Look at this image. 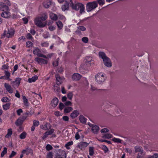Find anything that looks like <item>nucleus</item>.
<instances>
[{
	"label": "nucleus",
	"instance_id": "obj_30",
	"mask_svg": "<svg viewBox=\"0 0 158 158\" xmlns=\"http://www.w3.org/2000/svg\"><path fill=\"white\" fill-rule=\"evenodd\" d=\"M72 107H67L65 108L64 110V112L65 113H68L73 110Z\"/></svg>",
	"mask_w": 158,
	"mask_h": 158
},
{
	"label": "nucleus",
	"instance_id": "obj_20",
	"mask_svg": "<svg viewBox=\"0 0 158 158\" xmlns=\"http://www.w3.org/2000/svg\"><path fill=\"white\" fill-rule=\"evenodd\" d=\"M50 17L51 19L54 21H56L58 19V16L54 13H52L50 15Z\"/></svg>",
	"mask_w": 158,
	"mask_h": 158
},
{
	"label": "nucleus",
	"instance_id": "obj_3",
	"mask_svg": "<svg viewBox=\"0 0 158 158\" xmlns=\"http://www.w3.org/2000/svg\"><path fill=\"white\" fill-rule=\"evenodd\" d=\"M95 80L97 83L101 84L105 81L106 78V75L101 73H98L95 76Z\"/></svg>",
	"mask_w": 158,
	"mask_h": 158
},
{
	"label": "nucleus",
	"instance_id": "obj_39",
	"mask_svg": "<svg viewBox=\"0 0 158 158\" xmlns=\"http://www.w3.org/2000/svg\"><path fill=\"white\" fill-rule=\"evenodd\" d=\"M7 148L4 147L3 148V150L1 152V157H3L4 156V155L7 153Z\"/></svg>",
	"mask_w": 158,
	"mask_h": 158
},
{
	"label": "nucleus",
	"instance_id": "obj_42",
	"mask_svg": "<svg viewBox=\"0 0 158 158\" xmlns=\"http://www.w3.org/2000/svg\"><path fill=\"white\" fill-rule=\"evenodd\" d=\"M45 148L47 151H49L53 149L52 146L50 144H48L46 146Z\"/></svg>",
	"mask_w": 158,
	"mask_h": 158
},
{
	"label": "nucleus",
	"instance_id": "obj_47",
	"mask_svg": "<svg viewBox=\"0 0 158 158\" xmlns=\"http://www.w3.org/2000/svg\"><path fill=\"white\" fill-rule=\"evenodd\" d=\"M81 40L82 42L85 43H88L89 40V39L87 37H84L82 38Z\"/></svg>",
	"mask_w": 158,
	"mask_h": 158
},
{
	"label": "nucleus",
	"instance_id": "obj_34",
	"mask_svg": "<svg viewBox=\"0 0 158 158\" xmlns=\"http://www.w3.org/2000/svg\"><path fill=\"white\" fill-rule=\"evenodd\" d=\"M89 155L90 156H93L94 153V148L92 147H89Z\"/></svg>",
	"mask_w": 158,
	"mask_h": 158
},
{
	"label": "nucleus",
	"instance_id": "obj_35",
	"mask_svg": "<svg viewBox=\"0 0 158 158\" xmlns=\"http://www.w3.org/2000/svg\"><path fill=\"white\" fill-rule=\"evenodd\" d=\"M73 144V141H70L69 142H68L67 143H66L65 145V147H66L67 149H70V147H69V146L72 145Z\"/></svg>",
	"mask_w": 158,
	"mask_h": 158
},
{
	"label": "nucleus",
	"instance_id": "obj_8",
	"mask_svg": "<svg viewBox=\"0 0 158 158\" xmlns=\"http://www.w3.org/2000/svg\"><path fill=\"white\" fill-rule=\"evenodd\" d=\"M15 32V30L13 29L12 28L8 29V31H7L6 37L8 38L12 37L14 36Z\"/></svg>",
	"mask_w": 158,
	"mask_h": 158
},
{
	"label": "nucleus",
	"instance_id": "obj_58",
	"mask_svg": "<svg viewBox=\"0 0 158 158\" xmlns=\"http://www.w3.org/2000/svg\"><path fill=\"white\" fill-rule=\"evenodd\" d=\"M27 117V116L26 115V114H24L20 118L24 122L25 119H26Z\"/></svg>",
	"mask_w": 158,
	"mask_h": 158
},
{
	"label": "nucleus",
	"instance_id": "obj_60",
	"mask_svg": "<svg viewBox=\"0 0 158 158\" xmlns=\"http://www.w3.org/2000/svg\"><path fill=\"white\" fill-rule=\"evenodd\" d=\"M72 103L70 101H67L65 102L64 103V105L66 106H71Z\"/></svg>",
	"mask_w": 158,
	"mask_h": 158
},
{
	"label": "nucleus",
	"instance_id": "obj_16",
	"mask_svg": "<svg viewBox=\"0 0 158 158\" xmlns=\"http://www.w3.org/2000/svg\"><path fill=\"white\" fill-rule=\"evenodd\" d=\"M69 2L66 1H65V3L62 6L61 8L63 11H65L69 9Z\"/></svg>",
	"mask_w": 158,
	"mask_h": 158
},
{
	"label": "nucleus",
	"instance_id": "obj_5",
	"mask_svg": "<svg viewBox=\"0 0 158 158\" xmlns=\"http://www.w3.org/2000/svg\"><path fill=\"white\" fill-rule=\"evenodd\" d=\"M41 20V19L39 18V17L36 18L34 20V23L38 27H43L46 25V23L44 24L42 23V21Z\"/></svg>",
	"mask_w": 158,
	"mask_h": 158
},
{
	"label": "nucleus",
	"instance_id": "obj_13",
	"mask_svg": "<svg viewBox=\"0 0 158 158\" xmlns=\"http://www.w3.org/2000/svg\"><path fill=\"white\" fill-rule=\"evenodd\" d=\"M35 61L37 62L38 63H41L44 64H47L48 63L47 60L42 58L37 57L35 59Z\"/></svg>",
	"mask_w": 158,
	"mask_h": 158
},
{
	"label": "nucleus",
	"instance_id": "obj_32",
	"mask_svg": "<svg viewBox=\"0 0 158 158\" xmlns=\"http://www.w3.org/2000/svg\"><path fill=\"white\" fill-rule=\"evenodd\" d=\"M56 23L59 29H61L63 27V24L60 21L56 22Z\"/></svg>",
	"mask_w": 158,
	"mask_h": 158
},
{
	"label": "nucleus",
	"instance_id": "obj_54",
	"mask_svg": "<svg viewBox=\"0 0 158 158\" xmlns=\"http://www.w3.org/2000/svg\"><path fill=\"white\" fill-rule=\"evenodd\" d=\"M59 108H60V109L61 110H62L63 109V108L64 107V105L62 103L60 102L59 103Z\"/></svg>",
	"mask_w": 158,
	"mask_h": 158
},
{
	"label": "nucleus",
	"instance_id": "obj_10",
	"mask_svg": "<svg viewBox=\"0 0 158 158\" xmlns=\"http://www.w3.org/2000/svg\"><path fill=\"white\" fill-rule=\"evenodd\" d=\"M1 16L4 18L8 19L10 17V13L9 11H3L1 14Z\"/></svg>",
	"mask_w": 158,
	"mask_h": 158
},
{
	"label": "nucleus",
	"instance_id": "obj_1",
	"mask_svg": "<svg viewBox=\"0 0 158 158\" xmlns=\"http://www.w3.org/2000/svg\"><path fill=\"white\" fill-rule=\"evenodd\" d=\"M99 56L103 59V63L105 65L108 67L112 66V63L111 60L107 57L105 53L102 52H100L98 53Z\"/></svg>",
	"mask_w": 158,
	"mask_h": 158
},
{
	"label": "nucleus",
	"instance_id": "obj_40",
	"mask_svg": "<svg viewBox=\"0 0 158 158\" xmlns=\"http://www.w3.org/2000/svg\"><path fill=\"white\" fill-rule=\"evenodd\" d=\"M112 140L114 142L116 143H121L122 140L118 138H114L112 139Z\"/></svg>",
	"mask_w": 158,
	"mask_h": 158
},
{
	"label": "nucleus",
	"instance_id": "obj_41",
	"mask_svg": "<svg viewBox=\"0 0 158 158\" xmlns=\"http://www.w3.org/2000/svg\"><path fill=\"white\" fill-rule=\"evenodd\" d=\"M59 61V58H57L56 60L53 61L52 63V65L54 67L57 66L58 65Z\"/></svg>",
	"mask_w": 158,
	"mask_h": 158
},
{
	"label": "nucleus",
	"instance_id": "obj_24",
	"mask_svg": "<svg viewBox=\"0 0 158 158\" xmlns=\"http://www.w3.org/2000/svg\"><path fill=\"white\" fill-rule=\"evenodd\" d=\"M79 120L81 123H85L86 122V118L83 115H81L79 116Z\"/></svg>",
	"mask_w": 158,
	"mask_h": 158
},
{
	"label": "nucleus",
	"instance_id": "obj_37",
	"mask_svg": "<svg viewBox=\"0 0 158 158\" xmlns=\"http://www.w3.org/2000/svg\"><path fill=\"white\" fill-rule=\"evenodd\" d=\"M142 147L140 146H136L134 148L135 149V152L136 153L137 152H139L140 150L142 148Z\"/></svg>",
	"mask_w": 158,
	"mask_h": 158
},
{
	"label": "nucleus",
	"instance_id": "obj_55",
	"mask_svg": "<svg viewBox=\"0 0 158 158\" xmlns=\"http://www.w3.org/2000/svg\"><path fill=\"white\" fill-rule=\"evenodd\" d=\"M77 28L83 31H85L86 30V28L83 26H80L77 27Z\"/></svg>",
	"mask_w": 158,
	"mask_h": 158
},
{
	"label": "nucleus",
	"instance_id": "obj_18",
	"mask_svg": "<svg viewBox=\"0 0 158 158\" xmlns=\"http://www.w3.org/2000/svg\"><path fill=\"white\" fill-rule=\"evenodd\" d=\"M79 114V113L78 111L77 110H74L72 113H71L70 114V117L72 118H74L78 115Z\"/></svg>",
	"mask_w": 158,
	"mask_h": 158
},
{
	"label": "nucleus",
	"instance_id": "obj_12",
	"mask_svg": "<svg viewBox=\"0 0 158 158\" xmlns=\"http://www.w3.org/2000/svg\"><path fill=\"white\" fill-rule=\"evenodd\" d=\"M52 2L51 0H47L43 2V5L45 8L47 9L50 6Z\"/></svg>",
	"mask_w": 158,
	"mask_h": 158
},
{
	"label": "nucleus",
	"instance_id": "obj_45",
	"mask_svg": "<svg viewBox=\"0 0 158 158\" xmlns=\"http://www.w3.org/2000/svg\"><path fill=\"white\" fill-rule=\"evenodd\" d=\"M39 124V122L38 120H34L33 122V125L35 126H38Z\"/></svg>",
	"mask_w": 158,
	"mask_h": 158
},
{
	"label": "nucleus",
	"instance_id": "obj_53",
	"mask_svg": "<svg viewBox=\"0 0 158 158\" xmlns=\"http://www.w3.org/2000/svg\"><path fill=\"white\" fill-rule=\"evenodd\" d=\"M102 149L105 152H107L108 151L107 147L105 145H103L102 146Z\"/></svg>",
	"mask_w": 158,
	"mask_h": 158
},
{
	"label": "nucleus",
	"instance_id": "obj_38",
	"mask_svg": "<svg viewBox=\"0 0 158 158\" xmlns=\"http://www.w3.org/2000/svg\"><path fill=\"white\" fill-rule=\"evenodd\" d=\"M73 95L72 92H69L67 94V96L69 99L71 100L72 99Z\"/></svg>",
	"mask_w": 158,
	"mask_h": 158
},
{
	"label": "nucleus",
	"instance_id": "obj_59",
	"mask_svg": "<svg viewBox=\"0 0 158 158\" xmlns=\"http://www.w3.org/2000/svg\"><path fill=\"white\" fill-rule=\"evenodd\" d=\"M109 131L108 129L106 128H103L102 129L101 131V133H106L107 132Z\"/></svg>",
	"mask_w": 158,
	"mask_h": 158
},
{
	"label": "nucleus",
	"instance_id": "obj_56",
	"mask_svg": "<svg viewBox=\"0 0 158 158\" xmlns=\"http://www.w3.org/2000/svg\"><path fill=\"white\" fill-rule=\"evenodd\" d=\"M9 100V98L7 97H3L2 99V101L3 102H8V100Z\"/></svg>",
	"mask_w": 158,
	"mask_h": 158
},
{
	"label": "nucleus",
	"instance_id": "obj_4",
	"mask_svg": "<svg viewBox=\"0 0 158 158\" xmlns=\"http://www.w3.org/2000/svg\"><path fill=\"white\" fill-rule=\"evenodd\" d=\"M98 6L97 2L96 1L89 2L86 5V10L88 12H90L95 9Z\"/></svg>",
	"mask_w": 158,
	"mask_h": 158
},
{
	"label": "nucleus",
	"instance_id": "obj_27",
	"mask_svg": "<svg viewBox=\"0 0 158 158\" xmlns=\"http://www.w3.org/2000/svg\"><path fill=\"white\" fill-rule=\"evenodd\" d=\"M113 137V135L110 133H107L104 134L102 136V138H106V139H108L109 138H111Z\"/></svg>",
	"mask_w": 158,
	"mask_h": 158
},
{
	"label": "nucleus",
	"instance_id": "obj_2",
	"mask_svg": "<svg viewBox=\"0 0 158 158\" xmlns=\"http://www.w3.org/2000/svg\"><path fill=\"white\" fill-rule=\"evenodd\" d=\"M70 6L73 9L76 10H80V13L81 14L84 13L85 12V7L83 4L80 3H77L76 4H74L72 1V0H70Z\"/></svg>",
	"mask_w": 158,
	"mask_h": 158
},
{
	"label": "nucleus",
	"instance_id": "obj_43",
	"mask_svg": "<svg viewBox=\"0 0 158 158\" xmlns=\"http://www.w3.org/2000/svg\"><path fill=\"white\" fill-rule=\"evenodd\" d=\"M52 153L51 152H48L46 155L47 158H53Z\"/></svg>",
	"mask_w": 158,
	"mask_h": 158
},
{
	"label": "nucleus",
	"instance_id": "obj_46",
	"mask_svg": "<svg viewBox=\"0 0 158 158\" xmlns=\"http://www.w3.org/2000/svg\"><path fill=\"white\" fill-rule=\"evenodd\" d=\"M97 2L100 6L103 5L105 3L104 0H97Z\"/></svg>",
	"mask_w": 158,
	"mask_h": 158
},
{
	"label": "nucleus",
	"instance_id": "obj_22",
	"mask_svg": "<svg viewBox=\"0 0 158 158\" xmlns=\"http://www.w3.org/2000/svg\"><path fill=\"white\" fill-rule=\"evenodd\" d=\"M0 10L2 11L6 10L10 11V9L8 6L5 4H3L1 7H0Z\"/></svg>",
	"mask_w": 158,
	"mask_h": 158
},
{
	"label": "nucleus",
	"instance_id": "obj_25",
	"mask_svg": "<svg viewBox=\"0 0 158 158\" xmlns=\"http://www.w3.org/2000/svg\"><path fill=\"white\" fill-rule=\"evenodd\" d=\"M23 121L19 118L15 122V124L17 126H21L23 124Z\"/></svg>",
	"mask_w": 158,
	"mask_h": 158
},
{
	"label": "nucleus",
	"instance_id": "obj_63",
	"mask_svg": "<svg viewBox=\"0 0 158 158\" xmlns=\"http://www.w3.org/2000/svg\"><path fill=\"white\" fill-rule=\"evenodd\" d=\"M41 45L43 47H47L48 45V43L46 42H44L41 44Z\"/></svg>",
	"mask_w": 158,
	"mask_h": 158
},
{
	"label": "nucleus",
	"instance_id": "obj_50",
	"mask_svg": "<svg viewBox=\"0 0 158 158\" xmlns=\"http://www.w3.org/2000/svg\"><path fill=\"white\" fill-rule=\"evenodd\" d=\"M32 150L30 148H28L26 149V153L28 155L29 153L32 152Z\"/></svg>",
	"mask_w": 158,
	"mask_h": 158
},
{
	"label": "nucleus",
	"instance_id": "obj_31",
	"mask_svg": "<svg viewBox=\"0 0 158 158\" xmlns=\"http://www.w3.org/2000/svg\"><path fill=\"white\" fill-rule=\"evenodd\" d=\"M21 79L20 78L18 77L16 78L15 81H13V83L16 85L19 86L20 83Z\"/></svg>",
	"mask_w": 158,
	"mask_h": 158
},
{
	"label": "nucleus",
	"instance_id": "obj_14",
	"mask_svg": "<svg viewBox=\"0 0 158 158\" xmlns=\"http://www.w3.org/2000/svg\"><path fill=\"white\" fill-rule=\"evenodd\" d=\"M59 100L57 98L55 97L53 98L51 102V105L52 106L54 107H56L58 103Z\"/></svg>",
	"mask_w": 158,
	"mask_h": 158
},
{
	"label": "nucleus",
	"instance_id": "obj_61",
	"mask_svg": "<svg viewBox=\"0 0 158 158\" xmlns=\"http://www.w3.org/2000/svg\"><path fill=\"white\" fill-rule=\"evenodd\" d=\"M59 18V19L63 20L65 19V18L64 16L61 15H58V19Z\"/></svg>",
	"mask_w": 158,
	"mask_h": 158
},
{
	"label": "nucleus",
	"instance_id": "obj_23",
	"mask_svg": "<svg viewBox=\"0 0 158 158\" xmlns=\"http://www.w3.org/2000/svg\"><path fill=\"white\" fill-rule=\"evenodd\" d=\"M38 79V77L37 75H35L31 78H29L28 82L30 83L35 82Z\"/></svg>",
	"mask_w": 158,
	"mask_h": 158
},
{
	"label": "nucleus",
	"instance_id": "obj_17",
	"mask_svg": "<svg viewBox=\"0 0 158 158\" xmlns=\"http://www.w3.org/2000/svg\"><path fill=\"white\" fill-rule=\"evenodd\" d=\"M55 77L56 79V84L57 85H60L62 82V80L61 78L58 74H56Z\"/></svg>",
	"mask_w": 158,
	"mask_h": 158
},
{
	"label": "nucleus",
	"instance_id": "obj_62",
	"mask_svg": "<svg viewBox=\"0 0 158 158\" xmlns=\"http://www.w3.org/2000/svg\"><path fill=\"white\" fill-rule=\"evenodd\" d=\"M23 112V110L21 109H19L17 110V113L18 115L19 116L21 113Z\"/></svg>",
	"mask_w": 158,
	"mask_h": 158
},
{
	"label": "nucleus",
	"instance_id": "obj_49",
	"mask_svg": "<svg viewBox=\"0 0 158 158\" xmlns=\"http://www.w3.org/2000/svg\"><path fill=\"white\" fill-rule=\"evenodd\" d=\"M16 154V152L13 151L11 152V154L9 156V158H12V157L15 156Z\"/></svg>",
	"mask_w": 158,
	"mask_h": 158
},
{
	"label": "nucleus",
	"instance_id": "obj_52",
	"mask_svg": "<svg viewBox=\"0 0 158 158\" xmlns=\"http://www.w3.org/2000/svg\"><path fill=\"white\" fill-rule=\"evenodd\" d=\"M5 76L7 78H8V79H9L10 76V73L8 72V71H5Z\"/></svg>",
	"mask_w": 158,
	"mask_h": 158
},
{
	"label": "nucleus",
	"instance_id": "obj_36",
	"mask_svg": "<svg viewBox=\"0 0 158 158\" xmlns=\"http://www.w3.org/2000/svg\"><path fill=\"white\" fill-rule=\"evenodd\" d=\"M27 135L26 133L25 132H23L19 135V137L21 139H24L26 137Z\"/></svg>",
	"mask_w": 158,
	"mask_h": 158
},
{
	"label": "nucleus",
	"instance_id": "obj_28",
	"mask_svg": "<svg viewBox=\"0 0 158 158\" xmlns=\"http://www.w3.org/2000/svg\"><path fill=\"white\" fill-rule=\"evenodd\" d=\"M12 133V129L11 128L9 129L8 130V132L7 134L5 136V137L9 138L10 137Z\"/></svg>",
	"mask_w": 158,
	"mask_h": 158
},
{
	"label": "nucleus",
	"instance_id": "obj_26",
	"mask_svg": "<svg viewBox=\"0 0 158 158\" xmlns=\"http://www.w3.org/2000/svg\"><path fill=\"white\" fill-rule=\"evenodd\" d=\"M63 155H62L63 156H64V157H62L61 156V155L57 153L55 155V158H66V153L64 152L63 153Z\"/></svg>",
	"mask_w": 158,
	"mask_h": 158
},
{
	"label": "nucleus",
	"instance_id": "obj_7",
	"mask_svg": "<svg viewBox=\"0 0 158 158\" xmlns=\"http://www.w3.org/2000/svg\"><path fill=\"white\" fill-rule=\"evenodd\" d=\"M54 131L55 130L53 129H51L50 130L47 131L44 133V135L42 138V139H44L48 135L52 134Z\"/></svg>",
	"mask_w": 158,
	"mask_h": 158
},
{
	"label": "nucleus",
	"instance_id": "obj_19",
	"mask_svg": "<svg viewBox=\"0 0 158 158\" xmlns=\"http://www.w3.org/2000/svg\"><path fill=\"white\" fill-rule=\"evenodd\" d=\"M41 50L38 48H36L33 51V54L35 55H37L38 57L41 54Z\"/></svg>",
	"mask_w": 158,
	"mask_h": 158
},
{
	"label": "nucleus",
	"instance_id": "obj_9",
	"mask_svg": "<svg viewBox=\"0 0 158 158\" xmlns=\"http://www.w3.org/2000/svg\"><path fill=\"white\" fill-rule=\"evenodd\" d=\"M51 125L49 123H44V125H42L40 126L41 129L44 130H48L50 129L51 127Z\"/></svg>",
	"mask_w": 158,
	"mask_h": 158
},
{
	"label": "nucleus",
	"instance_id": "obj_48",
	"mask_svg": "<svg viewBox=\"0 0 158 158\" xmlns=\"http://www.w3.org/2000/svg\"><path fill=\"white\" fill-rule=\"evenodd\" d=\"M26 37L28 40H32L33 38L31 35L29 33H28L26 35Z\"/></svg>",
	"mask_w": 158,
	"mask_h": 158
},
{
	"label": "nucleus",
	"instance_id": "obj_57",
	"mask_svg": "<svg viewBox=\"0 0 158 158\" xmlns=\"http://www.w3.org/2000/svg\"><path fill=\"white\" fill-rule=\"evenodd\" d=\"M39 18H40L41 19V20L42 21H44L46 20L47 18V16L46 15H45L44 16H42L41 17H39Z\"/></svg>",
	"mask_w": 158,
	"mask_h": 158
},
{
	"label": "nucleus",
	"instance_id": "obj_29",
	"mask_svg": "<svg viewBox=\"0 0 158 158\" xmlns=\"http://www.w3.org/2000/svg\"><path fill=\"white\" fill-rule=\"evenodd\" d=\"M23 99L25 105L26 106H28L29 104L28 101V100L27 99V98L25 96H23Z\"/></svg>",
	"mask_w": 158,
	"mask_h": 158
},
{
	"label": "nucleus",
	"instance_id": "obj_15",
	"mask_svg": "<svg viewBox=\"0 0 158 158\" xmlns=\"http://www.w3.org/2000/svg\"><path fill=\"white\" fill-rule=\"evenodd\" d=\"M4 85L6 90L9 93H13V90L11 89V86L10 85L7 83H5L4 84Z\"/></svg>",
	"mask_w": 158,
	"mask_h": 158
},
{
	"label": "nucleus",
	"instance_id": "obj_44",
	"mask_svg": "<svg viewBox=\"0 0 158 158\" xmlns=\"http://www.w3.org/2000/svg\"><path fill=\"white\" fill-rule=\"evenodd\" d=\"M33 45V44L31 41H27L26 43V46L28 48L32 46Z\"/></svg>",
	"mask_w": 158,
	"mask_h": 158
},
{
	"label": "nucleus",
	"instance_id": "obj_6",
	"mask_svg": "<svg viewBox=\"0 0 158 158\" xmlns=\"http://www.w3.org/2000/svg\"><path fill=\"white\" fill-rule=\"evenodd\" d=\"M89 144V143L87 142H81L77 146V148H79L82 150H84Z\"/></svg>",
	"mask_w": 158,
	"mask_h": 158
},
{
	"label": "nucleus",
	"instance_id": "obj_64",
	"mask_svg": "<svg viewBox=\"0 0 158 158\" xmlns=\"http://www.w3.org/2000/svg\"><path fill=\"white\" fill-rule=\"evenodd\" d=\"M63 119L65 121H69V118L67 116H64L63 117Z\"/></svg>",
	"mask_w": 158,
	"mask_h": 158
},
{
	"label": "nucleus",
	"instance_id": "obj_11",
	"mask_svg": "<svg viewBox=\"0 0 158 158\" xmlns=\"http://www.w3.org/2000/svg\"><path fill=\"white\" fill-rule=\"evenodd\" d=\"M81 77V76L79 74L75 73L73 75L72 78L73 81H77L80 79Z\"/></svg>",
	"mask_w": 158,
	"mask_h": 158
},
{
	"label": "nucleus",
	"instance_id": "obj_51",
	"mask_svg": "<svg viewBox=\"0 0 158 158\" xmlns=\"http://www.w3.org/2000/svg\"><path fill=\"white\" fill-rule=\"evenodd\" d=\"M86 60L85 62V63L86 65H87L88 66H90L91 65V63H90L91 62L92 60L91 58L90 59V60H87V59H86Z\"/></svg>",
	"mask_w": 158,
	"mask_h": 158
},
{
	"label": "nucleus",
	"instance_id": "obj_21",
	"mask_svg": "<svg viewBox=\"0 0 158 158\" xmlns=\"http://www.w3.org/2000/svg\"><path fill=\"white\" fill-rule=\"evenodd\" d=\"M99 130V127L95 125L94 126L92 127V132L95 134H97Z\"/></svg>",
	"mask_w": 158,
	"mask_h": 158
},
{
	"label": "nucleus",
	"instance_id": "obj_33",
	"mask_svg": "<svg viewBox=\"0 0 158 158\" xmlns=\"http://www.w3.org/2000/svg\"><path fill=\"white\" fill-rule=\"evenodd\" d=\"M10 103H6L5 105H3V109L7 110H8L9 108Z\"/></svg>",
	"mask_w": 158,
	"mask_h": 158
}]
</instances>
